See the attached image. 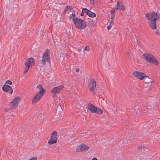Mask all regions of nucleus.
<instances>
[{
  "label": "nucleus",
  "instance_id": "nucleus-1",
  "mask_svg": "<svg viewBox=\"0 0 160 160\" xmlns=\"http://www.w3.org/2000/svg\"><path fill=\"white\" fill-rule=\"evenodd\" d=\"M75 27L79 29H82L86 28L87 24L85 21L81 19L76 18L73 20Z\"/></svg>",
  "mask_w": 160,
  "mask_h": 160
},
{
  "label": "nucleus",
  "instance_id": "nucleus-2",
  "mask_svg": "<svg viewBox=\"0 0 160 160\" xmlns=\"http://www.w3.org/2000/svg\"><path fill=\"white\" fill-rule=\"evenodd\" d=\"M146 18L148 20H157L160 19V14L159 12H152L150 13H148L146 15Z\"/></svg>",
  "mask_w": 160,
  "mask_h": 160
},
{
  "label": "nucleus",
  "instance_id": "nucleus-3",
  "mask_svg": "<svg viewBox=\"0 0 160 160\" xmlns=\"http://www.w3.org/2000/svg\"><path fill=\"white\" fill-rule=\"evenodd\" d=\"M33 58H29L26 60L25 63V68L23 72V74L26 73L31 66H32L34 64V62Z\"/></svg>",
  "mask_w": 160,
  "mask_h": 160
},
{
  "label": "nucleus",
  "instance_id": "nucleus-4",
  "mask_svg": "<svg viewBox=\"0 0 160 160\" xmlns=\"http://www.w3.org/2000/svg\"><path fill=\"white\" fill-rule=\"evenodd\" d=\"M49 50L48 49H47L46 50L43 56L42 59V65L44 66L45 65L46 62L49 63H50V57L49 55Z\"/></svg>",
  "mask_w": 160,
  "mask_h": 160
},
{
  "label": "nucleus",
  "instance_id": "nucleus-5",
  "mask_svg": "<svg viewBox=\"0 0 160 160\" xmlns=\"http://www.w3.org/2000/svg\"><path fill=\"white\" fill-rule=\"evenodd\" d=\"M20 98L19 97H16L14 98L9 104V106L10 107L11 109H15L17 107L18 105L19 102L20 101Z\"/></svg>",
  "mask_w": 160,
  "mask_h": 160
},
{
  "label": "nucleus",
  "instance_id": "nucleus-6",
  "mask_svg": "<svg viewBox=\"0 0 160 160\" xmlns=\"http://www.w3.org/2000/svg\"><path fill=\"white\" fill-rule=\"evenodd\" d=\"M88 87L89 91L92 92H94L93 94H94V90L96 88V81L93 79H91L90 82L88 83Z\"/></svg>",
  "mask_w": 160,
  "mask_h": 160
},
{
  "label": "nucleus",
  "instance_id": "nucleus-7",
  "mask_svg": "<svg viewBox=\"0 0 160 160\" xmlns=\"http://www.w3.org/2000/svg\"><path fill=\"white\" fill-rule=\"evenodd\" d=\"M43 90H42L41 92H38L35 94L32 100V104H34L36 103L39 101L41 97L44 94H43Z\"/></svg>",
  "mask_w": 160,
  "mask_h": 160
},
{
  "label": "nucleus",
  "instance_id": "nucleus-8",
  "mask_svg": "<svg viewBox=\"0 0 160 160\" xmlns=\"http://www.w3.org/2000/svg\"><path fill=\"white\" fill-rule=\"evenodd\" d=\"M133 75L138 79L142 80L148 78V77L145 75L144 73L139 71H135L133 72Z\"/></svg>",
  "mask_w": 160,
  "mask_h": 160
},
{
  "label": "nucleus",
  "instance_id": "nucleus-9",
  "mask_svg": "<svg viewBox=\"0 0 160 160\" xmlns=\"http://www.w3.org/2000/svg\"><path fill=\"white\" fill-rule=\"evenodd\" d=\"M58 135L56 131H54L52 133L50 140L48 141V143L51 145L57 142L58 139Z\"/></svg>",
  "mask_w": 160,
  "mask_h": 160
},
{
  "label": "nucleus",
  "instance_id": "nucleus-10",
  "mask_svg": "<svg viewBox=\"0 0 160 160\" xmlns=\"http://www.w3.org/2000/svg\"><path fill=\"white\" fill-rule=\"evenodd\" d=\"M89 149V147L84 144H82L78 146L76 151L77 152H82L87 151Z\"/></svg>",
  "mask_w": 160,
  "mask_h": 160
},
{
  "label": "nucleus",
  "instance_id": "nucleus-11",
  "mask_svg": "<svg viewBox=\"0 0 160 160\" xmlns=\"http://www.w3.org/2000/svg\"><path fill=\"white\" fill-rule=\"evenodd\" d=\"M64 88L63 85H61L58 87H53L51 91L52 93L54 95L59 94L60 91Z\"/></svg>",
  "mask_w": 160,
  "mask_h": 160
},
{
  "label": "nucleus",
  "instance_id": "nucleus-12",
  "mask_svg": "<svg viewBox=\"0 0 160 160\" xmlns=\"http://www.w3.org/2000/svg\"><path fill=\"white\" fill-rule=\"evenodd\" d=\"M2 90L5 92H9L10 93H12L13 90L11 87L8 85L5 84L2 87Z\"/></svg>",
  "mask_w": 160,
  "mask_h": 160
},
{
  "label": "nucleus",
  "instance_id": "nucleus-13",
  "mask_svg": "<svg viewBox=\"0 0 160 160\" xmlns=\"http://www.w3.org/2000/svg\"><path fill=\"white\" fill-rule=\"evenodd\" d=\"M143 57L144 59L150 62L152 60V59L154 57L153 55L149 53H146L143 54Z\"/></svg>",
  "mask_w": 160,
  "mask_h": 160
},
{
  "label": "nucleus",
  "instance_id": "nucleus-14",
  "mask_svg": "<svg viewBox=\"0 0 160 160\" xmlns=\"http://www.w3.org/2000/svg\"><path fill=\"white\" fill-rule=\"evenodd\" d=\"M97 108L92 104L89 103L88 105V108L91 113L96 112Z\"/></svg>",
  "mask_w": 160,
  "mask_h": 160
},
{
  "label": "nucleus",
  "instance_id": "nucleus-15",
  "mask_svg": "<svg viewBox=\"0 0 160 160\" xmlns=\"http://www.w3.org/2000/svg\"><path fill=\"white\" fill-rule=\"evenodd\" d=\"M150 27L152 29H155L156 28V21L154 20H150L149 22Z\"/></svg>",
  "mask_w": 160,
  "mask_h": 160
},
{
  "label": "nucleus",
  "instance_id": "nucleus-16",
  "mask_svg": "<svg viewBox=\"0 0 160 160\" xmlns=\"http://www.w3.org/2000/svg\"><path fill=\"white\" fill-rule=\"evenodd\" d=\"M122 2L121 1H118L117 2V7L116 8V10H117L118 9H120L122 10H124L125 9V7L123 5H122Z\"/></svg>",
  "mask_w": 160,
  "mask_h": 160
},
{
  "label": "nucleus",
  "instance_id": "nucleus-17",
  "mask_svg": "<svg viewBox=\"0 0 160 160\" xmlns=\"http://www.w3.org/2000/svg\"><path fill=\"white\" fill-rule=\"evenodd\" d=\"M134 111L137 114L138 116L140 115V111L139 107L138 106H136L135 107Z\"/></svg>",
  "mask_w": 160,
  "mask_h": 160
},
{
  "label": "nucleus",
  "instance_id": "nucleus-18",
  "mask_svg": "<svg viewBox=\"0 0 160 160\" xmlns=\"http://www.w3.org/2000/svg\"><path fill=\"white\" fill-rule=\"evenodd\" d=\"M36 88L37 89L36 90L37 91H39V92H41L42 90H43V94H44V93H45V90L43 89L42 87L40 84H38V85H37Z\"/></svg>",
  "mask_w": 160,
  "mask_h": 160
},
{
  "label": "nucleus",
  "instance_id": "nucleus-19",
  "mask_svg": "<svg viewBox=\"0 0 160 160\" xmlns=\"http://www.w3.org/2000/svg\"><path fill=\"white\" fill-rule=\"evenodd\" d=\"M87 15L91 17H94L96 16L95 13L93 12L88 10Z\"/></svg>",
  "mask_w": 160,
  "mask_h": 160
},
{
  "label": "nucleus",
  "instance_id": "nucleus-20",
  "mask_svg": "<svg viewBox=\"0 0 160 160\" xmlns=\"http://www.w3.org/2000/svg\"><path fill=\"white\" fill-rule=\"evenodd\" d=\"M150 62H151L155 65H158V62L155 59L154 57H153L152 60Z\"/></svg>",
  "mask_w": 160,
  "mask_h": 160
},
{
  "label": "nucleus",
  "instance_id": "nucleus-21",
  "mask_svg": "<svg viewBox=\"0 0 160 160\" xmlns=\"http://www.w3.org/2000/svg\"><path fill=\"white\" fill-rule=\"evenodd\" d=\"M103 112L102 110L99 108H97L96 112L95 113L99 114H102Z\"/></svg>",
  "mask_w": 160,
  "mask_h": 160
},
{
  "label": "nucleus",
  "instance_id": "nucleus-22",
  "mask_svg": "<svg viewBox=\"0 0 160 160\" xmlns=\"http://www.w3.org/2000/svg\"><path fill=\"white\" fill-rule=\"evenodd\" d=\"M88 9L86 8H84L82 9V12L80 14L81 16H84L85 13L87 14Z\"/></svg>",
  "mask_w": 160,
  "mask_h": 160
},
{
  "label": "nucleus",
  "instance_id": "nucleus-23",
  "mask_svg": "<svg viewBox=\"0 0 160 160\" xmlns=\"http://www.w3.org/2000/svg\"><path fill=\"white\" fill-rule=\"evenodd\" d=\"M89 23L90 25L92 26V27L94 26L96 24L95 22H94L92 19H90V20H89Z\"/></svg>",
  "mask_w": 160,
  "mask_h": 160
},
{
  "label": "nucleus",
  "instance_id": "nucleus-24",
  "mask_svg": "<svg viewBox=\"0 0 160 160\" xmlns=\"http://www.w3.org/2000/svg\"><path fill=\"white\" fill-rule=\"evenodd\" d=\"M147 108V109H150V107H148V106H145L144 107H142V108H141V110H142V111L144 112L145 110H146V109Z\"/></svg>",
  "mask_w": 160,
  "mask_h": 160
},
{
  "label": "nucleus",
  "instance_id": "nucleus-25",
  "mask_svg": "<svg viewBox=\"0 0 160 160\" xmlns=\"http://www.w3.org/2000/svg\"><path fill=\"white\" fill-rule=\"evenodd\" d=\"M76 16L74 14L72 13V14L70 15L69 18L70 19H73L74 20V19L75 18Z\"/></svg>",
  "mask_w": 160,
  "mask_h": 160
},
{
  "label": "nucleus",
  "instance_id": "nucleus-26",
  "mask_svg": "<svg viewBox=\"0 0 160 160\" xmlns=\"http://www.w3.org/2000/svg\"><path fill=\"white\" fill-rule=\"evenodd\" d=\"M71 8V7L70 5L67 6L64 10V13H66L67 11L69 10Z\"/></svg>",
  "mask_w": 160,
  "mask_h": 160
},
{
  "label": "nucleus",
  "instance_id": "nucleus-27",
  "mask_svg": "<svg viewBox=\"0 0 160 160\" xmlns=\"http://www.w3.org/2000/svg\"><path fill=\"white\" fill-rule=\"evenodd\" d=\"M6 84H8L10 85H11L12 84V82L10 80H7L5 82Z\"/></svg>",
  "mask_w": 160,
  "mask_h": 160
},
{
  "label": "nucleus",
  "instance_id": "nucleus-28",
  "mask_svg": "<svg viewBox=\"0 0 160 160\" xmlns=\"http://www.w3.org/2000/svg\"><path fill=\"white\" fill-rule=\"evenodd\" d=\"M84 49L85 51H89L90 50V48L88 46H86L85 48Z\"/></svg>",
  "mask_w": 160,
  "mask_h": 160
},
{
  "label": "nucleus",
  "instance_id": "nucleus-29",
  "mask_svg": "<svg viewBox=\"0 0 160 160\" xmlns=\"http://www.w3.org/2000/svg\"><path fill=\"white\" fill-rule=\"evenodd\" d=\"M138 148L139 149H144L145 148L144 146H140L138 147Z\"/></svg>",
  "mask_w": 160,
  "mask_h": 160
},
{
  "label": "nucleus",
  "instance_id": "nucleus-30",
  "mask_svg": "<svg viewBox=\"0 0 160 160\" xmlns=\"http://www.w3.org/2000/svg\"><path fill=\"white\" fill-rule=\"evenodd\" d=\"M115 12V10H112L111 11V15H114V13Z\"/></svg>",
  "mask_w": 160,
  "mask_h": 160
},
{
  "label": "nucleus",
  "instance_id": "nucleus-31",
  "mask_svg": "<svg viewBox=\"0 0 160 160\" xmlns=\"http://www.w3.org/2000/svg\"><path fill=\"white\" fill-rule=\"evenodd\" d=\"M111 19H113L115 17V15H111Z\"/></svg>",
  "mask_w": 160,
  "mask_h": 160
},
{
  "label": "nucleus",
  "instance_id": "nucleus-32",
  "mask_svg": "<svg viewBox=\"0 0 160 160\" xmlns=\"http://www.w3.org/2000/svg\"><path fill=\"white\" fill-rule=\"evenodd\" d=\"M90 2L92 4H93L94 3V0H89Z\"/></svg>",
  "mask_w": 160,
  "mask_h": 160
},
{
  "label": "nucleus",
  "instance_id": "nucleus-33",
  "mask_svg": "<svg viewBox=\"0 0 160 160\" xmlns=\"http://www.w3.org/2000/svg\"><path fill=\"white\" fill-rule=\"evenodd\" d=\"M113 24V23H111L110 22V24L109 25V26H110L111 27H112Z\"/></svg>",
  "mask_w": 160,
  "mask_h": 160
},
{
  "label": "nucleus",
  "instance_id": "nucleus-34",
  "mask_svg": "<svg viewBox=\"0 0 160 160\" xmlns=\"http://www.w3.org/2000/svg\"><path fill=\"white\" fill-rule=\"evenodd\" d=\"M114 20L113 19H111V23H114Z\"/></svg>",
  "mask_w": 160,
  "mask_h": 160
},
{
  "label": "nucleus",
  "instance_id": "nucleus-35",
  "mask_svg": "<svg viewBox=\"0 0 160 160\" xmlns=\"http://www.w3.org/2000/svg\"><path fill=\"white\" fill-rule=\"evenodd\" d=\"M111 28V27L110 26H108V27H107V29L108 30H110Z\"/></svg>",
  "mask_w": 160,
  "mask_h": 160
},
{
  "label": "nucleus",
  "instance_id": "nucleus-36",
  "mask_svg": "<svg viewBox=\"0 0 160 160\" xmlns=\"http://www.w3.org/2000/svg\"><path fill=\"white\" fill-rule=\"evenodd\" d=\"M79 71V70L78 68H76V71L77 72H78Z\"/></svg>",
  "mask_w": 160,
  "mask_h": 160
},
{
  "label": "nucleus",
  "instance_id": "nucleus-37",
  "mask_svg": "<svg viewBox=\"0 0 160 160\" xmlns=\"http://www.w3.org/2000/svg\"><path fill=\"white\" fill-rule=\"evenodd\" d=\"M92 160H97V159L96 158H94L92 159Z\"/></svg>",
  "mask_w": 160,
  "mask_h": 160
},
{
  "label": "nucleus",
  "instance_id": "nucleus-38",
  "mask_svg": "<svg viewBox=\"0 0 160 160\" xmlns=\"http://www.w3.org/2000/svg\"><path fill=\"white\" fill-rule=\"evenodd\" d=\"M5 112H8V109H7V108H5Z\"/></svg>",
  "mask_w": 160,
  "mask_h": 160
},
{
  "label": "nucleus",
  "instance_id": "nucleus-39",
  "mask_svg": "<svg viewBox=\"0 0 160 160\" xmlns=\"http://www.w3.org/2000/svg\"><path fill=\"white\" fill-rule=\"evenodd\" d=\"M156 34H158V33H157V32H156Z\"/></svg>",
  "mask_w": 160,
  "mask_h": 160
},
{
  "label": "nucleus",
  "instance_id": "nucleus-40",
  "mask_svg": "<svg viewBox=\"0 0 160 160\" xmlns=\"http://www.w3.org/2000/svg\"><path fill=\"white\" fill-rule=\"evenodd\" d=\"M148 82H145V83H148Z\"/></svg>",
  "mask_w": 160,
  "mask_h": 160
}]
</instances>
